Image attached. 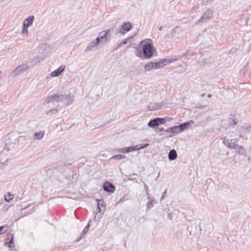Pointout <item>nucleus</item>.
Here are the masks:
<instances>
[{
    "label": "nucleus",
    "mask_w": 251,
    "mask_h": 251,
    "mask_svg": "<svg viewBox=\"0 0 251 251\" xmlns=\"http://www.w3.org/2000/svg\"><path fill=\"white\" fill-rule=\"evenodd\" d=\"M54 101L58 103L63 102L64 104L69 105L73 103L74 100L70 95L56 94L50 96L45 99L44 101V104H47Z\"/></svg>",
    "instance_id": "obj_1"
},
{
    "label": "nucleus",
    "mask_w": 251,
    "mask_h": 251,
    "mask_svg": "<svg viewBox=\"0 0 251 251\" xmlns=\"http://www.w3.org/2000/svg\"><path fill=\"white\" fill-rule=\"evenodd\" d=\"M139 46H141L143 49V53L145 58H150L152 57L153 54L154 49L152 42L150 40V41H146L143 40L140 42Z\"/></svg>",
    "instance_id": "obj_2"
},
{
    "label": "nucleus",
    "mask_w": 251,
    "mask_h": 251,
    "mask_svg": "<svg viewBox=\"0 0 251 251\" xmlns=\"http://www.w3.org/2000/svg\"><path fill=\"white\" fill-rule=\"evenodd\" d=\"M212 17V11L210 9H207L203 13L201 18L195 23V25L206 22L211 19Z\"/></svg>",
    "instance_id": "obj_3"
},
{
    "label": "nucleus",
    "mask_w": 251,
    "mask_h": 251,
    "mask_svg": "<svg viewBox=\"0 0 251 251\" xmlns=\"http://www.w3.org/2000/svg\"><path fill=\"white\" fill-rule=\"evenodd\" d=\"M167 118H156L153 119H152L149 121L148 123V126L150 127L154 128L156 126H158L159 125L161 124H163L165 122V119Z\"/></svg>",
    "instance_id": "obj_4"
},
{
    "label": "nucleus",
    "mask_w": 251,
    "mask_h": 251,
    "mask_svg": "<svg viewBox=\"0 0 251 251\" xmlns=\"http://www.w3.org/2000/svg\"><path fill=\"white\" fill-rule=\"evenodd\" d=\"M27 69V66L25 64H23L17 67L11 73L12 77H15L24 73Z\"/></svg>",
    "instance_id": "obj_5"
},
{
    "label": "nucleus",
    "mask_w": 251,
    "mask_h": 251,
    "mask_svg": "<svg viewBox=\"0 0 251 251\" xmlns=\"http://www.w3.org/2000/svg\"><path fill=\"white\" fill-rule=\"evenodd\" d=\"M132 28V25L129 22H124L119 29V33L122 35L130 31Z\"/></svg>",
    "instance_id": "obj_6"
},
{
    "label": "nucleus",
    "mask_w": 251,
    "mask_h": 251,
    "mask_svg": "<svg viewBox=\"0 0 251 251\" xmlns=\"http://www.w3.org/2000/svg\"><path fill=\"white\" fill-rule=\"evenodd\" d=\"M14 243L13 236L11 234H8L6 238V241L5 244L7 245L10 250L13 251H17L14 245L12 246L11 245Z\"/></svg>",
    "instance_id": "obj_7"
},
{
    "label": "nucleus",
    "mask_w": 251,
    "mask_h": 251,
    "mask_svg": "<svg viewBox=\"0 0 251 251\" xmlns=\"http://www.w3.org/2000/svg\"><path fill=\"white\" fill-rule=\"evenodd\" d=\"M224 144L228 148L230 149H233L236 150L237 147H238V145L236 144V139H227V140H224L223 141Z\"/></svg>",
    "instance_id": "obj_8"
},
{
    "label": "nucleus",
    "mask_w": 251,
    "mask_h": 251,
    "mask_svg": "<svg viewBox=\"0 0 251 251\" xmlns=\"http://www.w3.org/2000/svg\"><path fill=\"white\" fill-rule=\"evenodd\" d=\"M100 43L95 39L91 42L89 46L85 49V52H88L92 50H94L97 49L98 46Z\"/></svg>",
    "instance_id": "obj_9"
},
{
    "label": "nucleus",
    "mask_w": 251,
    "mask_h": 251,
    "mask_svg": "<svg viewBox=\"0 0 251 251\" xmlns=\"http://www.w3.org/2000/svg\"><path fill=\"white\" fill-rule=\"evenodd\" d=\"M96 39L98 41L100 44L109 42V40L107 37H106V33H105V30L100 31Z\"/></svg>",
    "instance_id": "obj_10"
},
{
    "label": "nucleus",
    "mask_w": 251,
    "mask_h": 251,
    "mask_svg": "<svg viewBox=\"0 0 251 251\" xmlns=\"http://www.w3.org/2000/svg\"><path fill=\"white\" fill-rule=\"evenodd\" d=\"M103 190L109 193H114L115 190V187L110 182L106 181L103 184Z\"/></svg>",
    "instance_id": "obj_11"
},
{
    "label": "nucleus",
    "mask_w": 251,
    "mask_h": 251,
    "mask_svg": "<svg viewBox=\"0 0 251 251\" xmlns=\"http://www.w3.org/2000/svg\"><path fill=\"white\" fill-rule=\"evenodd\" d=\"M194 125V122L193 120H190L180 124L178 126V127H179V130L181 132L188 129L189 127H191Z\"/></svg>",
    "instance_id": "obj_12"
},
{
    "label": "nucleus",
    "mask_w": 251,
    "mask_h": 251,
    "mask_svg": "<svg viewBox=\"0 0 251 251\" xmlns=\"http://www.w3.org/2000/svg\"><path fill=\"white\" fill-rule=\"evenodd\" d=\"M66 66L65 65H61L58 68L53 71L51 73V76L56 77L59 76L64 71Z\"/></svg>",
    "instance_id": "obj_13"
},
{
    "label": "nucleus",
    "mask_w": 251,
    "mask_h": 251,
    "mask_svg": "<svg viewBox=\"0 0 251 251\" xmlns=\"http://www.w3.org/2000/svg\"><path fill=\"white\" fill-rule=\"evenodd\" d=\"M97 210L99 211V212H104L105 210L106 205L103 200H97Z\"/></svg>",
    "instance_id": "obj_14"
},
{
    "label": "nucleus",
    "mask_w": 251,
    "mask_h": 251,
    "mask_svg": "<svg viewBox=\"0 0 251 251\" xmlns=\"http://www.w3.org/2000/svg\"><path fill=\"white\" fill-rule=\"evenodd\" d=\"M165 132L167 133H171L172 135H169V137L177 134L180 132L179 127L178 126H174L165 130Z\"/></svg>",
    "instance_id": "obj_15"
},
{
    "label": "nucleus",
    "mask_w": 251,
    "mask_h": 251,
    "mask_svg": "<svg viewBox=\"0 0 251 251\" xmlns=\"http://www.w3.org/2000/svg\"><path fill=\"white\" fill-rule=\"evenodd\" d=\"M169 62L170 61L169 60L164 59H161L159 61L154 63L155 66L154 69L162 68L164 67L165 65H167Z\"/></svg>",
    "instance_id": "obj_16"
},
{
    "label": "nucleus",
    "mask_w": 251,
    "mask_h": 251,
    "mask_svg": "<svg viewBox=\"0 0 251 251\" xmlns=\"http://www.w3.org/2000/svg\"><path fill=\"white\" fill-rule=\"evenodd\" d=\"M34 20V16H30L24 20L23 22V25L24 24V23H25V26L28 27L29 26L32 25V24L33 23Z\"/></svg>",
    "instance_id": "obj_17"
},
{
    "label": "nucleus",
    "mask_w": 251,
    "mask_h": 251,
    "mask_svg": "<svg viewBox=\"0 0 251 251\" xmlns=\"http://www.w3.org/2000/svg\"><path fill=\"white\" fill-rule=\"evenodd\" d=\"M177 155L175 150H171L168 154V158L170 160L173 161L177 158Z\"/></svg>",
    "instance_id": "obj_18"
},
{
    "label": "nucleus",
    "mask_w": 251,
    "mask_h": 251,
    "mask_svg": "<svg viewBox=\"0 0 251 251\" xmlns=\"http://www.w3.org/2000/svg\"><path fill=\"white\" fill-rule=\"evenodd\" d=\"M161 105L158 103H150L149 105V110L151 111L157 110L160 109Z\"/></svg>",
    "instance_id": "obj_19"
},
{
    "label": "nucleus",
    "mask_w": 251,
    "mask_h": 251,
    "mask_svg": "<svg viewBox=\"0 0 251 251\" xmlns=\"http://www.w3.org/2000/svg\"><path fill=\"white\" fill-rule=\"evenodd\" d=\"M45 132L44 131H40L39 132H36L34 133V136L36 138L39 140L42 139L44 136Z\"/></svg>",
    "instance_id": "obj_20"
},
{
    "label": "nucleus",
    "mask_w": 251,
    "mask_h": 251,
    "mask_svg": "<svg viewBox=\"0 0 251 251\" xmlns=\"http://www.w3.org/2000/svg\"><path fill=\"white\" fill-rule=\"evenodd\" d=\"M89 227H90V224H88L83 229V230L82 231V232L81 233V236L79 238H78L77 240H76V242H78L80 241V240H81V239L82 238L83 236L88 231V230H89Z\"/></svg>",
    "instance_id": "obj_21"
},
{
    "label": "nucleus",
    "mask_w": 251,
    "mask_h": 251,
    "mask_svg": "<svg viewBox=\"0 0 251 251\" xmlns=\"http://www.w3.org/2000/svg\"><path fill=\"white\" fill-rule=\"evenodd\" d=\"M27 28V27L25 26V23H24L22 27V31L21 32V34L23 37H25L28 35Z\"/></svg>",
    "instance_id": "obj_22"
},
{
    "label": "nucleus",
    "mask_w": 251,
    "mask_h": 251,
    "mask_svg": "<svg viewBox=\"0 0 251 251\" xmlns=\"http://www.w3.org/2000/svg\"><path fill=\"white\" fill-rule=\"evenodd\" d=\"M154 63L152 62L146 64L144 67L145 70L147 71H150L151 69H154Z\"/></svg>",
    "instance_id": "obj_23"
},
{
    "label": "nucleus",
    "mask_w": 251,
    "mask_h": 251,
    "mask_svg": "<svg viewBox=\"0 0 251 251\" xmlns=\"http://www.w3.org/2000/svg\"><path fill=\"white\" fill-rule=\"evenodd\" d=\"M135 55L140 57H142L143 53V49H139V48H136L135 52Z\"/></svg>",
    "instance_id": "obj_24"
},
{
    "label": "nucleus",
    "mask_w": 251,
    "mask_h": 251,
    "mask_svg": "<svg viewBox=\"0 0 251 251\" xmlns=\"http://www.w3.org/2000/svg\"><path fill=\"white\" fill-rule=\"evenodd\" d=\"M14 198V196L13 194H11L10 193L7 194V195L4 196V200L6 201L9 202L10 200H12Z\"/></svg>",
    "instance_id": "obj_25"
},
{
    "label": "nucleus",
    "mask_w": 251,
    "mask_h": 251,
    "mask_svg": "<svg viewBox=\"0 0 251 251\" xmlns=\"http://www.w3.org/2000/svg\"><path fill=\"white\" fill-rule=\"evenodd\" d=\"M103 213V212H99V211H98L95 216L94 219L97 221H99L101 218Z\"/></svg>",
    "instance_id": "obj_26"
},
{
    "label": "nucleus",
    "mask_w": 251,
    "mask_h": 251,
    "mask_svg": "<svg viewBox=\"0 0 251 251\" xmlns=\"http://www.w3.org/2000/svg\"><path fill=\"white\" fill-rule=\"evenodd\" d=\"M125 158H126V156L125 155L118 154V155H114L111 158V159H116V160H121V159H124Z\"/></svg>",
    "instance_id": "obj_27"
},
{
    "label": "nucleus",
    "mask_w": 251,
    "mask_h": 251,
    "mask_svg": "<svg viewBox=\"0 0 251 251\" xmlns=\"http://www.w3.org/2000/svg\"><path fill=\"white\" fill-rule=\"evenodd\" d=\"M58 113V110L57 108H52L50 109L49 111L47 112L48 115H53L56 114Z\"/></svg>",
    "instance_id": "obj_28"
},
{
    "label": "nucleus",
    "mask_w": 251,
    "mask_h": 251,
    "mask_svg": "<svg viewBox=\"0 0 251 251\" xmlns=\"http://www.w3.org/2000/svg\"><path fill=\"white\" fill-rule=\"evenodd\" d=\"M235 151H237L239 154H241L242 151H245V149L243 146L238 145Z\"/></svg>",
    "instance_id": "obj_29"
},
{
    "label": "nucleus",
    "mask_w": 251,
    "mask_h": 251,
    "mask_svg": "<svg viewBox=\"0 0 251 251\" xmlns=\"http://www.w3.org/2000/svg\"><path fill=\"white\" fill-rule=\"evenodd\" d=\"M154 202V200H152L150 201H149L147 204V209H151V208H152L153 206V203Z\"/></svg>",
    "instance_id": "obj_30"
},
{
    "label": "nucleus",
    "mask_w": 251,
    "mask_h": 251,
    "mask_svg": "<svg viewBox=\"0 0 251 251\" xmlns=\"http://www.w3.org/2000/svg\"><path fill=\"white\" fill-rule=\"evenodd\" d=\"M136 35V34L135 35H133L131 37H128L126 39H125L122 42V44H123V45H125L128 42H130V40L132 39Z\"/></svg>",
    "instance_id": "obj_31"
},
{
    "label": "nucleus",
    "mask_w": 251,
    "mask_h": 251,
    "mask_svg": "<svg viewBox=\"0 0 251 251\" xmlns=\"http://www.w3.org/2000/svg\"><path fill=\"white\" fill-rule=\"evenodd\" d=\"M65 165L64 164L63 165V166L57 167L55 168V170H58L60 173H63L65 171Z\"/></svg>",
    "instance_id": "obj_32"
},
{
    "label": "nucleus",
    "mask_w": 251,
    "mask_h": 251,
    "mask_svg": "<svg viewBox=\"0 0 251 251\" xmlns=\"http://www.w3.org/2000/svg\"><path fill=\"white\" fill-rule=\"evenodd\" d=\"M126 152L128 153L130 152H131L132 151H135V149L133 148V146L125 148V149Z\"/></svg>",
    "instance_id": "obj_33"
},
{
    "label": "nucleus",
    "mask_w": 251,
    "mask_h": 251,
    "mask_svg": "<svg viewBox=\"0 0 251 251\" xmlns=\"http://www.w3.org/2000/svg\"><path fill=\"white\" fill-rule=\"evenodd\" d=\"M228 121L229 122V124L231 125H236L238 123L237 120H236L235 119H231V118L229 119Z\"/></svg>",
    "instance_id": "obj_34"
},
{
    "label": "nucleus",
    "mask_w": 251,
    "mask_h": 251,
    "mask_svg": "<svg viewBox=\"0 0 251 251\" xmlns=\"http://www.w3.org/2000/svg\"><path fill=\"white\" fill-rule=\"evenodd\" d=\"M113 30V28L111 27V28L107 29L106 31H105V33H106V37H107L108 38L110 36L111 31Z\"/></svg>",
    "instance_id": "obj_35"
},
{
    "label": "nucleus",
    "mask_w": 251,
    "mask_h": 251,
    "mask_svg": "<svg viewBox=\"0 0 251 251\" xmlns=\"http://www.w3.org/2000/svg\"><path fill=\"white\" fill-rule=\"evenodd\" d=\"M140 148H141V149H143L148 147L149 146V144H140Z\"/></svg>",
    "instance_id": "obj_36"
},
{
    "label": "nucleus",
    "mask_w": 251,
    "mask_h": 251,
    "mask_svg": "<svg viewBox=\"0 0 251 251\" xmlns=\"http://www.w3.org/2000/svg\"><path fill=\"white\" fill-rule=\"evenodd\" d=\"M123 46H124V45H123V44H122V42H121L120 43H119L117 46L116 47L114 48L113 49V51H115L117 49L120 48L121 47H122Z\"/></svg>",
    "instance_id": "obj_37"
},
{
    "label": "nucleus",
    "mask_w": 251,
    "mask_h": 251,
    "mask_svg": "<svg viewBox=\"0 0 251 251\" xmlns=\"http://www.w3.org/2000/svg\"><path fill=\"white\" fill-rule=\"evenodd\" d=\"M213 0H202V5H206L207 3L211 1H213Z\"/></svg>",
    "instance_id": "obj_38"
},
{
    "label": "nucleus",
    "mask_w": 251,
    "mask_h": 251,
    "mask_svg": "<svg viewBox=\"0 0 251 251\" xmlns=\"http://www.w3.org/2000/svg\"><path fill=\"white\" fill-rule=\"evenodd\" d=\"M140 144H138V145H137L135 146H133V148L135 149V151H138V150H141V148H140Z\"/></svg>",
    "instance_id": "obj_39"
},
{
    "label": "nucleus",
    "mask_w": 251,
    "mask_h": 251,
    "mask_svg": "<svg viewBox=\"0 0 251 251\" xmlns=\"http://www.w3.org/2000/svg\"><path fill=\"white\" fill-rule=\"evenodd\" d=\"M173 213H169L168 214V215H167V218L170 219V220H172V218H173Z\"/></svg>",
    "instance_id": "obj_40"
},
{
    "label": "nucleus",
    "mask_w": 251,
    "mask_h": 251,
    "mask_svg": "<svg viewBox=\"0 0 251 251\" xmlns=\"http://www.w3.org/2000/svg\"><path fill=\"white\" fill-rule=\"evenodd\" d=\"M127 200V199H125L124 197H123V198H122L119 201H118V202H122V201H125Z\"/></svg>",
    "instance_id": "obj_41"
},
{
    "label": "nucleus",
    "mask_w": 251,
    "mask_h": 251,
    "mask_svg": "<svg viewBox=\"0 0 251 251\" xmlns=\"http://www.w3.org/2000/svg\"><path fill=\"white\" fill-rule=\"evenodd\" d=\"M241 154L244 155V156H247V152H246V151L245 150L244 151H242Z\"/></svg>",
    "instance_id": "obj_42"
},
{
    "label": "nucleus",
    "mask_w": 251,
    "mask_h": 251,
    "mask_svg": "<svg viewBox=\"0 0 251 251\" xmlns=\"http://www.w3.org/2000/svg\"><path fill=\"white\" fill-rule=\"evenodd\" d=\"M124 149H125V148H122V149H121L119 151H120V152H122V153H126V151H125V150Z\"/></svg>",
    "instance_id": "obj_43"
},
{
    "label": "nucleus",
    "mask_w": 251,
    "mask_h": 251,
    "mask_svg": "<svg viewBox=\"0 0 251 251\" xmlns=\"http://www.w3.org/2000/svg\"><path fill=\"white\" fill-rule=\"evenodd\" d=\"M158 130H159V131H160V132H162V131H164V128H163V127H161V128H159L158 129Z\"/></svg>",
    "instance_id": "obj_44"
},
{
    "label": "nucleus",
    "mask_w": 251,
    "mask_h": 251,
    "mask_svg": "<svg viewBox=\"0 0 251 251\" xmlns=\"http://www.w3.org/2000/svg\"><path fill=\"white\" fill-rule=\"evenodd\" d=\"M166 192H167V190H166L165 191V192H164V193H163V196L161 197V200H162V199H163L164 198V197L165 194H166Z\"/></svg>",
    "instance_id": "obj_45"
},
{
    "label": "nucleus",
    "mask_w": 251,
    "mask_h": 251,
    "mask_svg": "<svg viewBox=\"0 0 251 251\" xmlns=\"http://www.w3.org/2000/svg\"><path fill=\"white\" fill-rule=\"evenodd\" d=\"M248 161L249 162V163H251V157H249L248 158Z\"/></svg>",
    "instance_id": "obj_46"
},
{
    "label": "nucleus",
    "mask_w": 251,
    "mask_h": 251,
    "mask_svg": "<svg viewBox=\"0 0 251 251\" xmlns=\"http://www.w3.org/2000/svg\"><path fill=\"white\" fill-rule=\"evenodd\" d=\"M3 226H0V234H1V232L2 231V230L3 229Z\"/></svg>",
    "instance_id": "obj_47"
},
{
    "label": "nucleus",
    "mask_w": 251,
    "mask_h": 251,
    "mask_svg": "<svg viewBox=\"0 0 251 251\" xmlns=\"http://www.w3.org/2000/svg\"><path fill=\"white\" fill-rule=\"evenodd\" d=\"M163 26H160L159 27V30H160V31L162 30H163Z\"/></svg>",
    "instance_id": "obj_48"
},
{
    "label": "nucleus",
    "mask_w": 251,
    "mask_h": 251,
    "mask_svg": "<svg viewBox=\"0 0 251 251\" xmlns=\"http://www.w3.org/2000/svg\"><path fill=\"white\" fill-rule=\"evenodd\" d=\"M248 130L251 132V126L248 128Z\"/></svg>",
    "instance_id": "obj_49"
},
{
    "label": "nucleus",
    "mask_w": 251,
    "mask_h": 251,
    "mask_svg": "<svg viewBox=\"0 0 251 251\" xmlns=\"http://www.w3.org/2000/svg\"><path fill=\"white\" fill-rule=\"evenodd\" d=\"M211 96H211V94H208V95H207V97H208V98H211Z\"/></svg>",
    "instance_id": "obj_50"
},
{
    "label": "nucleus",
    "mask_w": 251,
    "mask_h": 251,
    "mask_svg": "<svg viewBox=\"0 0 251 251\" xmlns=\"http://www.w3.org/2000/svg\"><path fill=\"white\" fill-rule=\"evenodd\" d=\"M195 54V53L193 52V53H191L189 55H194Z\"/></svg>",
    "instance_id": "obj_51"
},
{
    "label": "nucleus",
    "mask_w": 251,
    "mask_h": 251,
    "mask_svg": "<svg viewBox=\"0 0 251 251\" xmlns=\"http://www.w3.org/2000/svg\"><path fill=\"white\" fill-rule=\"evenodd\" d=\"M204 95H204V94H202V95H201V97H204Z\"/></svg>",
    "instance_id": "obj_52"
},
{
    "label": "nucleus",
    "mask_w": 251,
    "mask_h": 251,
    "mask_svg": "<svg viewBox=\"0 0 251 251\" xmlns=\"http://www.w3.org/2000/svg\"><path fill=\"white\" fill-rule=\"evenodd\" d=\"M1 72L0 71V77H1Z\"/></svg>",
    "instance_id": "obj_53"
}]
</instances>
